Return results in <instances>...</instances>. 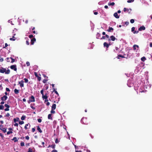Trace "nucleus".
<instances>
[{
	"label": "nucleus",
	"mask_w": 152,
	"mask_h": 152,
	"mask_svg": "<svg viewBox=\"0 0 152 152\" xmlns=\"http://www.w3.org/2000/svg\"><path fill=\"white\" fill-rule=\"evenodd\" d=\"M0 72L2 73H5V74H9L10 72V71L8 69L7 70L6 68L1 67L0 68Z\"/></svg>",
	"instance_id": "obj_1"
},
{
	"label": "nucleus",
	"mask_w": 152,
	"mask_h": 152,
	"mask_svg": "<svg viewBox=\"0 0 152 152\" xmlns=\"http://www.w3.org/2000/svg\"><path fill=\"white\" fill-rule=\"evenodd\" d=\"M81 121L83 124L87 125L88 124V121L87 118L86 117H83L81 119Z\"/></svg>",
	"instance_id": "obj_2"
},
{
	"label": "nucleus",
	"mask_w": 152,
	"mask_h": 152,
	"mask_svg": "<svg viewBox=\"0 0 152 152\" xmlns=\"http://www.w3.org/2000/svg\"><path fill=\"white\" fill-rule=\"evenodd\" d=\"M35 99L34 97L33 96H31L30 97H29V99L28 101V103L31 102H34Z\"/></svg>",
	"instance_id": "obj_3"
},
{
	"label": "nucleus",
	"mask_w": 152,
	"mask_h": 152,
	"mask_svg": "<svg viewBox=\"0 0 152 152\" xmlns=\"http://www.w3.org/2000/svg\"><path fill=\"white\" fill-rule=\"evenodd\" d=\"M0 129L2 130L4 133H5L7 131V129L4 127V126L2 125H0Z\"/></svg>",
	"instance_id": "obj_4"
},
{
	"label": "nucleus",
	"mask_w": 152,
	"mask_h": 152,
	"mask_svg": "<svg viewBox=\"0 0 152 152\" xmlns=\"http://www.w3.org/2000/svg\"><path fill=\"white\" fill-rule=\"evenodd\" d=\"M115 39V37L114 36L112 35L110 37V38L108 40V41H110V40L114 41Z\"/></svg>",
	"instance_id": "obj_5"
},
{
	"label": "nucleus",
	"mask_w": 152,
	"mask_h": 152,
	"mask_svg": "<svg viewBox=\"0 0 152 152\" xmlns=\"http://www.w3.org/2000/svg\"><path fill=\"white\" fill-rule=\"evenodd\" d=\"M10 68L11 69L14 70V71H16L17 68L16 65H12L10 66Z\"/></svg>",
	"instance_id": "obj_6"
},
{
	"label": "nucleus",
	"mask_w": 152,
	"mask_h": 152,
	"mask_svg": "<svg viewBox=\"0 0 152 152\" xmlns=\"http://www.w3.org/2000/svg\"><path fill=\"white\" fill-rule=\"evenodd\" d=\"M7 98V97L6 95H4L1 98V100L3 101L6 100Z\"/></svg>",
	"instance_id": "obj_7"
},
{
	"label": "nucleus",
	"mask_w": 152,
	"mask_h": 152,
	"mask_svg": "<svg viewBox=\"0 0 152 152\" xmlns=\"http://www.w3.org/2000/svg\"><path fill=\"white\" fill-rule=\"evenodd\" d=\"M145 27L142 26H140L138 29L139 31H141L142 30H144L145 29Z\"/></svg>",
	"instance_id": "obj_8"
},
{
	"label": "nucleus",
	"mask_w": 152,
	"mask_h": 152,
	"mask_svg": "<svg viewBox=\"0 0 152 152\" xmlns=\"http://www.w3.org/2000/svg\"><path fill=\"white\" fill-rule=\"evenodd\" d=\"M30 125L28 123V124H26L25 125L24 128L26 130L28 129H29L30 128Z\"/></svg>",
	"instance_id": "obj_9"
},
{
	"label": "nucleus",
	"mask_w": 152,
	"mask_h": 152,
	"mask_svg": "<svg viewBox=\"0 0 152 152\" xmlns=\"http://www.w3.org/2000/svg\"><path fill=\"white\" fill-rule=\"evenodd\" d=\"M24 81L23 80L20 82V87H22L24 86Z\"/></svg>",
	"instance_id": "obj_10"
},
{
	"label": "nucleus",
	"mask_w": 152,
	"mask_h": 152,
	"mask_svg": "<svg viewBox=\"0 0 152 152\" xmlns=\"http://www.w3.org/2000/svg\"><path fill=\"white\" fill-rule=\"evenodd\" d=\"M103 45L104 47H106L107 48V49L108 48V43H107L106 42H104L103 43Z\"/></svg>",
	"instance_id": "obj_11"
},
{
	"label": "nucleus",
	"mask_w": 152,
	"mask_h": 152,
	"mask_svg": "<svg viewBox=\"0 0 152 152\" xmlns=\"http://www.w3.org/2000/svg\"><path fill=\"white\" fill-rule=\"evenodd\" d=\"M51 148L53 149H54L56 148V145L55 144H53L51 145H49L48 146V148Z\"/></svg>",
	"instance_id": "obj_12"
},
{
	"label": "nucleus",
	"mask_w": 152,
	"mask_h": 152,
	"mask_svg": "<svg viewBox=\"0 0 152 152\" xmlns=\"http://www.w3.org/2000/svg\"><path fill=\"white\" fill-rule=\"evenodd\" d=\"M36 40V39L35 38H34L32 39L31 40V44L33 45L34 42H35Z\"/></svg>",
	"instance_id": "obj_13"
},
{
	"label": "nucleus",
	"mask_w": 152,
	"mask_h": 152,
	"mask_svg": "<svg viewBox=\"0 0 152 152\" xmlns=\"http://www.w3.org/2000/svg\"><path fill=\"white\" fill-rule=\"evenodd\" d=\"M113 15L116 18L118 19L119 18V16L118 15L117 13L116 12Z\"/></svg>",
	"instance_id": "obj_14"
},
{
	"label": "nucleus",
	"mask_w": 152,
	"mask_h": 152,
	"mask_svg": "<svg viewBox=\"0 0 152 152\" xmlns=\"http://www.w3.org/2000/svg\"><path fill=\"white\" fill-rule=\"evenodd\" d=\"M113 30V28L112 27H109L107 30V31L109 32L112 31Z\"/></svg>",
	"instance_id": "obj_15"
},
{
	"label": "nucleus",
	"mask_w": 152,
	"mask_h": 152,
	"mask_svg": "<svg viewBox=\"0 0 152 152\" xmlns=\"http://www.w3.org/2000/svg\"><path fill=\"white\" fill-rule=\"evenodd\" d=\"M48 118L49 119H51V120H52L53 118H52V114H50L48 115Z\"/></svg>",
	"instance_id": "obj_16"
},
{
	"label": "nucleus",
	"mask_w": 152,
	"mask_h": 152,
	"mask_svg": "<svg viewBox=\"0 0 152 152\" xmlns=\"http://www.w3.org/2000/svg\"><path fill=\"white\" fill-rule=\"evenodd\" d=\"M37 130L39 132L41 133L42 132V131L41 130V128L39 127V126H37Z\"/></svg>",
	"instance_id": "obj_17"
},
{
	"label": "nucleus",
	"mask_w": 152,
	"mask_h": 152,
	"mask_svg": "<svg viewBox=\"0 0 152 152\" xmlns=\"http://www.w3.org/2000/svg\"><path fill=\"white\" fill-rule=\"evenodd\" d=\"M56 104H53L51 108L52 109L55 110L56 109Z\"/></svg>",
	"instance_id": "obj_18"
},
{
	"label": "nucleus",
	"mask_w": 152,
	"mask_h": 152,
	"mask_svg": "<svg viewBox=\"0 0 152 152\" xmlns=\"http://www.w3.org/2000/svg\"><path fill=\"white\" fill-rule=\"evenodd\" d=\"M34 104H30V107L31 108L35 110V107H34Z\"/></svg>",
	"instance_id": "obj_19"
},
{
	"label": "nucleus",
	"mask_w": 152,
	"mask_h": 152,
	"mask_svg": "<svg viewBox=\"0 0 152 152\" xmlns=\"http://www.w3.org/2000/svg\"><path fill=\"white\" fill-rule=\"evenodd\" d=\"M136 47H137L138 49L139 48V46L138 45H134L133 46V49L134 50H136Z\"/></svg>",
	"instance_id": "obj_20"
},
{
	"label": "nucleus",
	"mask_w": 152,
	"mask_h": 152,
	"mask_svg": "<svg viewBox=\"0 0 152 152\" xmlns=\"http://www.w3.org/2000/svg\"><path fill=\"white\" fill-rule=\"evenodd\" d=\"M15 35V34H14V36H13L12 38H11L10 39V40L11 41H15V37L14 36Z\"/></svg>",
	"instance_id": "obj_21"
},
{
	"label": "nucleus",
	"mask_w": 152,
	"mask_h": 152,
	"mask_svg": "<svg viewBox=\"0 0 152 152\" xmlns=\"http://www.w3.org/2000/svg\"><path fill=\"white\" fill-rule=\"evenodd\" d=\"M42 98L43 99H47L48 98V96H47L46 94L44 95H42Z\"/></svg>",
	"instance_id": "obj_22"
},
{
	"label": "nucleus",
	"mask_w": 152,
	"mask_h": 152,
	"mask_svg": "<svg viewBox=\"0 0 152 152\" xmlns=\"http://www.w3.org/2000/svg\"><path fill=\"white\" fill-rule=\"evenodd\" d=\"M121 57V58H125V57L122 56V55L121 54H119V55H118L117 58L118 59H119V57Z\"/></svg>",
	"instance_id": "obj_23"
},
{
	"label": "nucleus",
	"mask_w": 152,
	"mask_h": 152,
	"mask_svg": "<svg viewBox=\"0 0 152 152\" xmlns=\"http://www.w3.org/2000/svg\"><path fill=\"white\" fill-rule=\"evenodd\" d=\"M100 34L99 33H97L96 34V38L97 39H99L100 36Z\"/></svg>",
	"instance_id": "obj_24"
},
{
	"label": "nucleus",
	"mask_w": 152,
	"mask_h": 152,
	"mask_svg": "<svg viewBox=\"0 0 152 152\" xmlns=\"http://www.w3.org/2000/svg\"><path fill=\"white\" fill-rule=\"evenodd\" d=\"M53 91H54L55 93H56V94H57L58 96L59 95V94H58V92H57V91H56V90L55 88H53Z\"/></svg>",
	"instance_id": "obj_25"
},
{
	"label": "nucleus",
	"mask_w": 152,
	"mask_h": 152,
	"mask_svg": "<svg viewBox=\"0 0 152 152\" xmlns=\"http://www.w3.org/2000/svg\"><path fill=\"white\" fill-rule=\"evenodd\" d=\"M115 4L114 2H113L112 3H108V5L109 6H110V5L113 6L115 5Z\"/></svg>",
	"instance_id": "obj_26"
},
{
	"label": "nucleus",
	"mask_w": 152,
	"mask_h": 152,
	"mask_svg": "<svg viewBox=\"0 0 152 152\" xmlns=\"http://www.w3.org/2000/svg\"><path fill=\"white\" fill-rule=\"evenodd\" d=\"M26 118V116L25 115H23L21 117V119L22 120H23L25 119V118Z\"/></svg>",
	"instance_id": "obj_27"
},
{
	"label": "nucleus",
	"mask_w": 152,
	"mask_h": 152,
	"mask_svg": "<svg viewBox=\"0 0 152 152\" xmlns=\"http://www.w3.org/2000/svg\"><path fill=\"white\" fill-rule=\"evenodd\" d=\"M12 140L14 141V142H16L18 141V140L16 137H14Z\"/></svg>",
	"instance_id": "obj_28"
},
{
	"label": "nucleus",
	"mask_w": 152,
	"mask_h": 152,
	"mask_svg": "<svg viewBox=\"0 0 152 152\" xmlns=\"http://www.w3.org/2000/svg\"><path fill=\"white\" fill-rule=\"evenodd\" d=\"M19 120V118H17V119L15 118L14 119V122L16 123L17 121H18Z\"/></svg>",
	"instance_id": "obj_29"
},
{
	"label": "nucleus",
	"mask_w": 152,
	"mask_h": 152,
	"mask_svg": "<svg viewBox=\"0 0 152 152\" xmlns=\"http://www.w3.org/2000/svg\"><path fill=\"white\" fill-rule=\"evenodd\" d=\"M146 60V58H145V57H142L141 58V60L143 61H145V60Z\"/></svg>",
	"instance_id": "obj_30"
},
{
	"label": "nucleus",
	"mask_w": 152,
	"mask_h": 152,
	"mask_svg": "<svg viewBox=\"0 0 152 152\" xmlns=\"http://www.w3.org/2000/svg\"><path fill=\"white\" fill-rule=\"evenodd\" d=\"M14 92L15 94H18L19 92V90L15 89L14 90Z\"/></svg>",
	"instance_id": "obj_31"
},
{
	"label": "nucleus",
	"mask_w": 152,
	"mask_h": 152,
	"mask_svg": "<svg viewBox=\"0 0 152 152\" xmlns=\"http://www.w3.org/2000/svg\"><path fill=\"white\" fill-rule=\"evenodd\" d=\"M10 58L11 59V63H13L15 62V59H14L12 57H10Z\"/></svg>",
	"instance_id": "obj_32"
},
{
	"label": "nucleus",
	"mask_w": 152,
	"mask_h": 152,
	"mask_svg": "<svg viewBox=\"0 0 152 152\" xmlns=\"http://www.w3.org/2000/svg\"><path fill=\"white\" fill-rule=\"evenodd\" d=\"M28 152H34V151H33L32 149L31 148H29L28 149Z\"/></svg>",
	"instance_id": "obj_33"
},
{
	"label": "nucleus",
	"mask_w": 152,
	"mask_h": 152,
	"mask_svg": "<svg viewBox=\"0 0 152 152\" xmlns=\"http://www.w3.org/2000/svg\"><path fill=\"white\" fill-rule=\"evenodd\" d=\"M134 1V0H129L127 1V2L128 3H130L133 2Z\"/></svg>",
	"instance_id": "obj_34"
},
{
	"label": "nucleus",
	"mask_w": 152,
	"mask_h": 152,
	"mask_svg": "<svg viewBox=\"0 0 152 152\" xmlns=\"http://www.w3.org/2000/svg\"><path fill=\"white\" fill-rule=\"evenodd\" d=\"M4 108V106L3 105H0V110H3Z\"/></svg>",
	"instance_id": "obj_35"
},
{
	"label": "nucleus",
	"mask_w": 152,
	"mask_h": 152,
	"mask_svg": "<svg viewBox=\"0 0 152 152\" xmlns=\"http://www.w3.org/2000/svg\"><path fill=\"white\" fill-rule=\"evenodd\" d=\"M130 22L131 23H133L134 22V20L133 19H131L130 20Z\"/></svg>",
	"instance_id": "obj_36"
},
{
	"label": "nucleus",
	"mask_w": 152,
	"mask_h": 152,
	"mask_svg": "<svg viewBox=\"0 0 152 152\" xmlns=\"http://www.w3.org/2000/svg\"><path fill=\"white\" fill-rule=\"evenodd\" d=\"M53 110V109H52L50 111V113L52 114H54L55 113V112Z\"/></svg>",
	"instance_id": "obj_37"
},
{
	"label": "nucleus",
	"mask_w": 152,
	"mask_h": 152,
	"mask_svg": "<svg viewBox=\"0 0 152 152\" xmlns=\"http://www.w3.org/2000/svg\"><path fill=\"white\" fill-rule=\"evenodd\" d=\"M24 80L25 82L26 83H27L28 82V79L27 78H25L24 79Z\"/></svg>",
	"instance_id": "obj_38"
},
{
	"label": "nucleus",
	"mask_w": 152,
	"mask_h": 152,
	"mask_svg": "<svg viewBox=\"0 0 152 152\" xmlns=\"http://www.w3.org/2000/svg\"><path fill=\"white\" fill-rule=\"evenodd\" d=\"M12 133V131H9L7 132V135H9L11 133Z\"/></svg>",
	"instance_id": "obj_39"
},
{
	"label": "nucleus",
	"mask_w": 152,
	"mask_h": 152,
	"mask_svg": "<svg viewBox=\"0 0 152 152\" xmlns=\"http://www.w3.org/2000/svg\"><path fill=\"white\" fill-rule=\"evenodd\" d=\"M47 81H48V80H46V79H44V80H43L42 82H43L44 83H45L46 82H47Z\"/></svg>",
	"instance_id": "obj_40"
},
{
	"label": "nucleus",
	"mask_w": 152,
	"mask_h": 152,
	"mask_svg": "<svg viewBox=\"0 0 152 152\" xmlns=\"http://www.w3.org/2000/svg\"><path fill=\"white\" fill-rule=\"evenodd\" d=\"M124 11L125 12L126 11H129V10L128 9H127L126 8H124Z\"/></svg>",
	"instance_id": "obj_41"
},
{
	"label": "nucleus",
	"mask_w": 152,
	"mask_h": 152,
	"mask_svg": "<svg viewBox=\"0 0 152 152\" xmlns=\"http://www.w3.org/2000/svg\"><path fill=\"white\" fill-rule=\"evenodd\" d=\"M4 59L3 58H1V56H0V62H2L3 61Z\"/></svg>",
	"instance_id": "obj_42"
},
{
	"label": "nucleus",
	"mask_w": 152,
	"mask_h": 152,
	"mask_svg": "<svg viewBox=\"0 0 152 152\" xmlns=\"http://www.w3.org/2000/svg\"><path fill=\"white\" fill-rule=\"evenodd\" d=\"M38 80L39 81H40L41 80V77L38 76V77H37Z\"/></svg>",
	"instance_id": "obj_43"
},
{
	"label": "nucleus",
	"mask_w": 152,
	"mask_h": 152,
	"mask_svg": "<svg viewBox=\"0 0 152 152\" xmlns=\"http://www.w3.org/2000/svg\"><path fill=\"white\" fill-rule=\"evenodd\" d=\"M4 106L7 108H9L10 107V106L7 104H5Z\"/></svg>",
	"instance_id": "obj_44"
},
{
	"label": "nucleus",
	"mask_w": 152,
	"mask_h": 152,
	"mask_svg": "<svg viewBox=\"0 0 152 152\" xmlns=\"http://www.w3.org/2000/svg\"><path fill=\"white\" fill-rule=\"evenodd\" d=\"M20 145L21 146H23L24 145V142H21L20 143Z\"/></svg>",
	"instance_id": "obj_45"
},
{
	"label": "nucleus",
	"mask_w": 152,
	"mask_h": 152,
	"mask_svg": "<svg viewBox=\"0 0 152 152\" xmlns=\"http://www.w3.org/2000/svg\"><path fill=\"white\" fill-rule=\"evenodd\" d=\"M34 74L35 76L36 77H37L39 76H38V75H37V72H34Z\"/></svg>",
	"instance_id": "obj_46"
},
{
	"label": "nucleus",
	"mask_w": 152,
	"mask_h": 152,
	"mask_svg": "<svg viewBox=\"0 0 152 152\" xmlns=\"http://www.w3.org/2000/svg\"><path fill=\"white\" fill-rule=\"evenodd\" d=\"M44 91L43 90H42L40 91V93L42 95H44Z\"/></svg>",
	"instance_id": "obj_47"
},
{
	"label": "nucleus",
	"mask_w": 152,
	"mask_h": 152,
	"mask_svg": "<svg viewBox=\"0 0 152 152\" xmlns=\"http://www.w3.org/2000/svg\"><path fill=\"white\" fill-rule=\"evenodd\" d=\"M59 142V141L58 140V139H56L55 140V143H58Z\"/></svg>",
	"instance_id": "obj_48"
},
{
	"label": "nucleus",
	"mask_w": 152,
	"mask_h": 152,
	"mask_svg": "<svg viewBox=\"0 0 152 152\" xmlns=\"http://www.w3.org/2000/svg\"><path fill=\"white\" fill-rule=\"evenodd\" d=\"M24 123V122L23 121H20V124L22 125Z\"/></svg>",
	"instance_id": "obj_49"
},
{
	"label": "nucleus",
	"mask_w": 152,
	"mask_h": 152,
	"mask_svg": "<svg viewBox=\"0 0 152 152\" xmlns=\"http://www.w3.org/2000/svg\"><path fill=\"white\" fill-rule=\"evenodd\" d=\"M10 59V58H6L7 61V62H10V60L9 59Z\"/></svg>",
	"instance_id": "obj_50"
},
{
	"label": "nucleus",
	"mask_w": 152,
	"mask_h": 152,
	"mask_svg": "<svg viewBox=\"0 0 152 152\" xmlns=\"http://www.w3.org/2000/svg\"><path fill=\"white\" fill-rule=\"evenodd\" d=\"M8 46V45L7 43H5V46L3 47V48H5Z\"/></svg>",
	"instance_id": "obj_51"
},
{
	"label": "nucleus",
	"mask_w": 152,
	"mask_h": 152,
	"mask_svg": "<svg viewBox=\"0 0 152 152\" xmlns=\"http://www.w3.org/2000/svg\"><path fill=\"white\" fill-rule=\"evenodd\" d=\"M135 30V27H132V32H134Z\"/></svg>",
	"instance_id": "obj_52"
},
{
	"label": "nucleus",
	"mask_w": 152,
	"mask_h": 152,
	"mask_svg": "<svg viewBox=\"0 0 152 152\" xmlns=\"http://www.w3.org/2000/svg\"><path fill=\"white\" fill-rule=\"evenodd\" d=\"M3 87H2V84H0V90H2L3 89Z\"/></svg>",
	"instance_id": "obj_53"
},
{
	"label": "nucleus",
	"mask_w": 152,
	"mask_h": 152,
	"mask_svg": "<svg viewBox=\"0 0 152 152\" xmlns=\"http://www.w3.org/2000/svg\"><path fill=\"white\" fill-rule=\"evenodd\" d=\"M28 37L29 38H31L33 37V36L31 34V35H29L28 36Z\"/></svg>",
	"instance_id": "obj_54"
},
{
	"label": "nucleus",
	"mask_w": 152,
	"mask_h": 152,
	"mask_svg": "<svg viewBox=\"0 0 152 152\" xmlns=\"http://www.w3.org/2000/svg\"><path fill=\"white\" fill-rule=\"evenodd\" d=\"M37 121H38L39 123H41L42 122V120H41V119H40V118L38 119H37Z\"/></svg>",
	"instance_id": "obj_55"
},
{
	"label": "nucleus",
	"mask_w": 152,
	"mask_h": 152,
	"mask_svg": "<svg viewBox=\"0 0 152 152\" xmlns=\"http://www.w3.org/2000/svg\"><path fill=\"white\" fill-rule=\"evenodd\" d=\"M14 149H15V151L16 149L17 150V151H16V152H18V148H16L15 146Z\"/></svg>",
	"instance_id": "obj_56"
},
{
	"label": "nucleus",
	"mask_w": 152,
	"mask_h": 152,
	"mask_svg": "<svg viewBox=\"0 0 152 152\" xmlns=\"http://www.w3.org/2000/svg\"><path fill=\"white\" fill-rule=\"evenodd\" d=\"M26 139L27 140H28L29 139V137L28 136H27L25 137Z\"/></svg>",
	"instance_id": "obj_57"
},
{
	"label": "nucleus",
	"mask_w": 152,
	"mask_h": 152,
	"mask_svg": "<svg viewBox=\"0 0 152 152\" xmlns=\"http://www.w3.org/2000/svg\"><path fill=\"white\" fill-rule=\"evenodd\" d=\"M35 131V128H32V132H34Z\"/></svg>",
	"instance_id": "obj_58"
},
{
	"label": "nucleus",
	"mask_w": 152,
	"mask_h": 152,
	"mask_svg": "<svg viewBox=\"0 0 152 152\" xmlns=\"http://www.w3.org/2000/svg\"><path fill=\"white\" fill-rule=\"evenodd\" d=\"M125 24H126V26H127L129 24V22L126 21V22H125Z\"/></svg>",
	"instance_id": "obj_59"
},
{
	"label": "nucleus",
	"mask_w": 152,
	"mask_h": 152,
	"mask_svg": "<svg viewBox=\"0 0 152 152\" xmlns=\"http://www.w3.org/2000/svg\"><path fill=\"white\" fill-rule=\"evenodd\" d=\"M26 64L27 66H29L30 65V63L28 61L26 62Z\"/></svg>",
	"instance_id": "obj_60"
},
{
	"label": "nucleus",
	"mask_w": 152,
	"mask_h": 152,
	"mask_svg": "<svg viewBox=\"0 0 152 152\" xmlns=\"http://www.w3.org/2000/svg\"><path fill=\"white\" fill-rule=\"evenodd\" d=\"M51 152H58V151L55 149H54Z\"/></svg>",
	"instance_id": "obj_61"
},
{
	"label": "nucleus",
	"mask_w": 152,
	"mask_h": 152,
	"mask_svg": "<svg viewBox=\"0 0 152 152\" xmlns=\"http://www.w3.org/2000/svg\"><path fill=\"white\" fill-rule=\"evenodd\" d=\"M9 110V108H7L4 109L5 111H7Z\"/></svg>",
	"instance_id": "obj_62"
},
{
	"label": "nucleus",
	"mask_w": 152,
	"mask_h": 152,
	"mask_svg": "<svg viewBox=\"0 0 152 152\" xmlns=\"http://www.w3.org/2000/svg\"><path fill=\"white\" fill-rule=\"evenodd\" d=\"M0 135L2 139L4 138V136L1 133H0Z\"/></svg>",
	"instance_id": "obj_63"
},
{
	"label": "nucleus",
	"mask_w": 152,
	"mask_h": 152,
	"mask_svg": "<svg viewBox=\"0 0 152 152\" xmlns=\"http://www.w3.org/2000/svg\"><path fill=\"white\" fill-rule=\"evenodd\" d=\"M26 43L27 45H28L29 44V42L28 40L26 41Z\"/></svg>",
	"instance_id": "obj_64"
}]
</instances>
